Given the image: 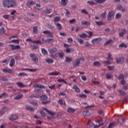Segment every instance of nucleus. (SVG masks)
Here are the masks:
<instances>
[{
    "label": "nucleus",
    "mask_w": 128,
    "mask_h": 128,
    "mask_svg": "<svg viewBox=\"0 0 128 128\" xmlns=\"http://www.w3.org/2000/svg\"><path fill=\"white\" fill-rule=\"evenodd\" d=\"M2 5L4 8H15L16 6V2L14 0H3Z\"/></svg>",
    "instance_id": "nucleus-1"
},
{
    "label": "nucleus",
    "mask_w": 128,
    "mask_h": 128,
    "mask_svg": "<svg viewBox=\"0 0 128 128\" xmlns=\"http://www.w3.org/2000/svg\"><path fill=\"white\" fill-rule=\"evenodd\" d=\"M48 52L50 54V56L53 60H56L58 56V48H50L48 49Z\"/></svg>",
    "instance_id": "nucleus-2"
},
{
    "label": "nucleus",
    "mask_w": 128,
    "mask_h": 128,
    "mask_svg": "<svg viewBox=\"0 0 128 128\" xmlns=\"http://www.w3.org/2000/svg\"><path fill=\"white\" fill-rule=\"evenodd\" d=\"M107 61H104L103 63L105 66H108V64H110L112 62H110V60H112V54L109 53L108 54V57L106 58Z\"/></svg>",
    "instance_id": "nucleus-3"
},
{
    "label": "nucleus",
    "mask_w": 128,
    "mask_h": 128,
    "mask_svg": "<svg viewBox=\"0 0 128 128\" xmlns=\"http://www.w3.org/2000/svg\"><path fill=\"white\" fill-rule=\"evenodd\" d=\"M30 58H32V60L34 62H38V58L36 54H30Z\"/></svg>",
    "instance_id": "nucleus-4"
},
{
    "label": "nucleus",
    "mask_w": 128,
    "mask_h": 128,
    "mask_svg": "<svg viewBox=\"0 0 128 128\" xmlns=\"http://www.w3.org/2000/svg\"><path fill=\"white\" fill-rule=\"evenodd\" d=\"M84 58H80L78 59H77L75 62L73 64V66L74 68H76V66H80V60L84 61Z\"/></svg>",
    "instance_id": "nucleus-5"
},
{
    "label": "nucleus",
    "mask_w": 128,
    "mask_h": 128,
    "mask_svg": "<svg viewBox=\"0 0 128 128\" xmlns=\"http://www.w3.org/2000/svg\"><path fill=\"white\" fill-rule=\"evenodd\" d=\"M92 112H94V110L90 109L86 112H84L82 114L84 116H90Z\"/></svg>",
    "instance_id": "nucleus-6"
},
{
    "label": "nucleus",
    "mask_w": 128,
    "mask_h": 128,
    "mask_svg": "<svg viewBox=\"0 0 128 128\" xmlns=\"http://www.w3.org/2000/svg\"><path fill=\"white\" fill-rule=\"evenodd\" d=\"M8 110V108L7 106H4L0 110V116H2L4 114L6 113V112Z\"/></svg>",
    "instance_id": "nucleus-7"
},
{
    "label": "nucleus",
    "mask_w": 128,
    "mask_h": 128,
    "mask_svg": "<svg viewBox=\"0 0 128 128\" xmlns=\"http://www.w3.org/2000/svg\"><path fill=\"white\" fill-rule=\"evenodd\" d=\"M10 48H12V50H22V48L20 45H14V44H10L9 46Z\"/></svg>",
    "instance_id": "nucleus-8"
},
{
    "label": "nucleus",
    "mask_w": 128,
    "mask_h": 128,
    "mask_svg": "<svg viewBox=\"0 0 128 128\" xmlns=\"http://www.w3.org/2000/svg\"><path fill=\"white\" fill-rule=\"evenodd\" d=\"M116 64H124V58L120 57L116 59Z\"/></svg>",
    "instance_id": "nucleus-9"
},
{
    "label": "nucleus",
    "mask_w": 128,
    "mask_h": 128,
    "mask_svg": "<svg viewBox=\"0 0 128 128\" xmlns=\"http://www.w3.org/2000/svg\"><path fill=\"white\" fill-rule=\"evenodd\" d=\"M102 40L101 38H96L92 40V42L93 44H98Z\"/></svg>",
    "instance_id": "nucleus-10"
},
{
    "label": "nucleus",
    "mask_w": 128,
    "mask_h": 128,
    "mask_svg": "<svg viewBox=\"0 0 128 128\" xmlns=\"http://www.w3.org/2000/svg\"><path fill=\"white\" fill-rule=\"evenodd\" d=\"M10 120H18V116L16 114H12L10 118Z\"/></svg>",
    "instance_id": "nucleus-11"
},
{
    "label": "nucleus",
    "mask_w": 128,
    "mask_h": 128,
    "mask_svg": "<svg viewBox=\"0 0 128 128\" xmlns=\"http://www.w3.org/2000/svg\"><path fill=\"white\" fill-rule=\"evenodd\" d=\"M117 8H118L119 10H120V12H126V8L122 6L120 4L118 5Z\"/></svg>",
    "instance_id": "nucleus-12"
},
{
    "label": "nucleus",
    "mask_w": 128,
    "mask_h": 128,
    "mask_svg": "<svg viewBox=\"0 0 128 128\" xmlns=\"http://www.w3.org/2000/svg\"><path fill=\"white\" fill-rule=\"evenodd\" d=\"M81 24L82 26H90V22L82 20L81 21Z\"/></svg>",
    "instance_id": "nucleus-13"
},
{
    "label": "nucleus",
    "mask_w": 128,
    "mask_h": 128,
    "mask_svg": "<svg viewBox=\"0 0 128 128\" xmlns=\"http://www.w3.org/2000/svg\"><path fill=\"white\" fill-rule=\"evenodd\" d=\"M14 64H16V60H14V58H12L10 62V66L11 68H12L14 66Z\"/></svg>",
    "instance_id": "nucleus-14"
},
{
    "label": "nucleus",
    "mask_w": 128,
    "mask_h": 128,
    "mask_svg": "<svg viewBox=\"0 0 128 128\" xmlns=\"http://www.w3.org/2000/svg\"><path fill=\"white\" fill-rule=\"evenodd\" d=\"M74 112H76V109L70 107L68 108L67 110V112H68L69 114L74 113Z\"/></svg>",
    "instance_id": "nucleus-15"
},
{
    "label": "nucleus",
    "mask_w": 128,
    "mask_h": 128,
    "mask_svg": "<svg viewBox=\"0 0 128 128\" xmlns=\"http://www.w3.org/2000/svg\"><path fill=\"white\" fill-rule=\"evenodd\" d=\"M39 98L41 100H48V96L46 95H42V96H39Z\"/></svg>",
    "instance_id": "nucleus-16"
},
{
    "label": "nucleus",
    "mask_w": 128,
    "mask_h": 128,
    "mask_svg": "<svg viewBox=\"0 0 128 128\" xmlns=\"http://www.w3.org/2000/svg\"><path fill=\"white\" fill-rule=\"evenodd\" d=\"M112 11H110L108 15V20H112Z\"/></svg>",
    "instance_id": "nucleus-17"
},
{
    "label": "nucleus",
    "mask_w": 128,
    "mask_h": 128,
    "mask_svg": "<svg viewBox=\"0 0 128 128\" xmlns=\"http://www.w3.org/2000/svg\"><path fill=\"white\" fill-rule=\"evenodd\" d=\"M126 30L125 28L122 29V32H120L119 33L120 36H124V34H126Z\"/></svg>",
    "instance_id": "nucleus-18"
},
{
    "label": "nucleus",
    "mask_w": 128,
    "mask_h": 128,
    "mask_svg": "<svg viewBox=\"0 0 128 128\" xmlns=\"http://www.w3.org/2000/svg\"><path fill=\"white\" fill-rule=\"evenodd\" d=\"M74 52V49L73 48H67L66 50V52L67 54H70V52Z\"/></svg>",
    "instance_id": "nucleus-19"
},
{
    "label": "nucleus",
    "mask_w": 128,
    "mask_h": 128,
    "mask_svg": "<svg viewBox=\"0 0 128 128\" xmlns=\"http://www.w3.org/2000/svg\"><path fill=\"white\" fill-rule=\"evenodd\" d=\"M26 108L28 110H30V112H34V110L32 108V107L28 106H26Z\"/></svg>",
    "instance_id": "nucleus-20"
},
{
    "label": "nucleus",
    "mask_w": 128,
    "mask_h": 128,
    "mask_svg": "<svg viewBox=\"0 0 128 128\" xmlns=\"http://www.w3.org/2000/svg\"><path fill=\"white\" fill-rule=\"evenodd\" d=\"M16 84L17 86H20V88H24V86H26V85H24V83L22 82H16Z\"/></svg>",
    "instance_id": "nucleus-21"
},
{
    "label": "nucleus",
    "mask_w": 128,
    "mask_h": 128,
    "mask_svg": "<svg viewBox=\"0 0 128 128\" xmlns=\"http://www.w3.org/2000/svg\"><path fill=\"white\" fill-rule=\"evenodd\" d=\"M55 25L58 26V30H62V24L60 23H55Z\"/></svg>",
    "instance_id": "nucleus-22"
},
{
    "label": "nucleus",
    "mask_w": 128,
    "mask_h": 128,
    "mask_svg": "<svg viewBox=\"0 0 128 128\" xmlns=\"http://www.w3.org/2000/svg\"><path fill=\"white\" fill-rule=\"evenodd\" d=\"M72 88L75 90L76 92H80V88L76 85L73 86Z\"/></svg>",
    "instance_id": "nucleus-23"
},
{
    "label": "nucleus",
    "mask_w": 128,
    "mask_h": 128,
    "mask_svg": "<svg viewBox=\"0 0 128 128\" xmlns=\"http://www.w3.org/2000/svg\"><path fill=\"white\" fill-rule=\"evenodd\" d=\"M96 24L99 26H104V24H106V22H95Z\"/></svg>",
    "instance_id": "nucleus-24"
},
{
    "label": "nucleus",
    "mask_w": 128,
    "mask_h": 128,
    "mask_svg": "<svg viewBox=\"0 0 128 128\" xmlns=\"http://www.w3.org/2000/svg\"><path fill=\"white\" fill-rule=\"evenodd\" d=\"M112 42V39H110V40L106 42V43L104 44V46H108V44H110Z\"/></svg>",
    "instance_id": "nucleus-25"
},
{
    "label": "nucleus",
    "mask_w": 128,
    "mask_h": 128,
    "mask_svg": "<svg viewBox=\"0 0 128 128\" xmlns=\"http://www.w3.org/2000/svg\"><path fill=\"white\" fill-rule=\"evenodd\" d=\"M45 61L46 62H47V64H53L54 63V60H52V58H48L45 60Z\"/></svg>",
    "instance_id": "nucleus-26"
},
{
    "label": "nucleus",
    "mask_w": 128,
    "mask_h": 128,
    "mask_svg": "<svg viewBox=\"0 0 128 128\" xmlns=\"http://www.w3.org/2000/svg\"><path fill=\"white\" fill-rule=\"evenodd\" d=\"M78 36L80 38H88V34H80Z\"/></svg>",
    "instance_id": "nucleus-27"
},
{
    "label": "nucleus",
    "mask_w": 128,
    "mask_h": 128,
    "mask_svg": "<svg viewBox=\"0 0 128 128\" xmlns=\"http://www.w3.org/2000/svg\"><path fill=\"white\" fill-rule=\"evenodd\" d=\"M60 4L62 6H66V4H68V0H61Z\"/></svg>",
    "instance_id": "nucleus-28"
},
{
    "label": "nucleus",
    "mask_w": 128,
    "mask_h": 128,
    "mask_svg": "<svg viewBox=\"0 0 128 128\" xmlns=\"http://www.w3.org/2000/svg\"><path fill=\"white\" fill-rule=\"evenodd\" d=\"M34 86V88H44V86L42 84H36Z\"/></svg>",
    "instance_id": "nucleus-29"
},
{
    "label": "nucleus",
    "mask_w": 128,
    "mask_h": 128,
    "mask_svg": "<svg viewBox=\"0 0 128 128\" xmlns=\"http://www.w3.org/2000/svg\"><path fill=\"white\" fill-rule=\"evenodd\" d=\"M60 18L58 16H56L54 18V24H56V22H60Z\"/></svg>",
    "instance_id": "nucleus-30"
},
{
    "label": "nucleus",
    "mask_w": 128,
    "mask_h": 128,
    "mask_svg": "<svg viewBox=\"0 0 128 128\" xmlns=\"http://www.w3.org/2000/svg\"><path fill=\"white\" fill-rule=\"evenodd\" d=\"M42 52L44 56H48V51L44 48L42 49Z\"/></svg>",
    "instance_id": "nucleus-31"
},
{
    "label": "nucleus",
    "mask_w": 128,
    "mask_h": 128,
    "mask_svg": "<svg viewBox=\"0 0 128 128\" xmlns=\"http://www.w3.org/2000/svg\"><path fill=\"white\" fill-rule=\"evenodd\" d=\"M33 32L34 34H38V26H35L33 28Z\"/></svg>",
    "instance_id": "nucleus-32"
},
{
    "label": "nucleus",
    "mask_w": 128,
    "mask_h": 128,
    "mask_svg": "<svg viewBox=\"0 0 128 128\" xmlns=\"http://www.w3.org/2000/svg\"><path fill=\"white\" fill-rule=\"evenodd\" d=\"M60 74V72H52L49 74L50 76H58Z\"/></svg>",
    "instance_id": "nucleus-33"
},
{
    "label": "nucleus",
    "mask_w": 128,
    "mask_h": 128,
    "mask_svg": "<svg viewBox=\"0 0 128 128\" xmlns=\"http://www.w3.org/2000/svg\"><path fill=\"white\" fill-rule=\"evenodd\" d=\"M72 58L66 57V59L65 60L66 62H72Z\"/></svg>",
    "instance_id": "nucleus-34"
},
{
    "label": "nucleus",
    "mask_w": 128,
    "mask_h": 128,
    "mask_svg": "<svg viewBox=\"0 0 128 128\" xmlns=\"http://www.w3.org/2000/svg\"><path fill=\"white\" fill-rule=\"evenodd\" d=\"M78 96L80 98H88V96L86 94H80Z\"/></svg>",
    "instance_id": "nucleus-35"
},
{
    "label": "nucleus",
    "mask_w": 128,
    "mask_h": 128,
    "mask_svg": "<svg viewBox=\"0 0 128 128\" xmlns=\"http://www.w3.org/2000/svg\"><path fill=\"white\" fill-rule=\"evenodd\" d=\"M29 98H40V96L38 95H37V96H36L34 94H32L31 96H29Z\"/></svg>",
    "instance_id": "nucleus-36"
},
{
    "label": "nucleus",
    "mask_w": 128,
    "mask_h": 128,
    "mask_svg": "<svg viewBox=\"0 0 128 128\" xmlns=\"http://www.w3.org/2000/svg\"><path fill=\"white\" fill-rule=\"evenodd\" d=\"M119 48H128V45L122 42L119 45Z\"/></svg>",
    "instance_id": "nucleus-37"
},
{
    "label": "nucleus",
    "mask_w": 128,
    "mask_h": 128,
    "mask_svg": "<svg viewBox=\"0 0 128 128\" xmlns=\"http://www.w3.org/2000/svg\"><path fill=\"white\" fill-rule=\"evenodd\" d=\"M106 78L108 80H110L112 78V75L110 73H108L106 74Z\"/></svg>",
    "instance_id": "nucleus-38"
},
{
    "label": "nucleus",
    "mask_w": 128,
    "mask_h": 128,
    "mask_svg": "<svg viewBox=\"0 0 128 128\" xmlns=\"http://www.w3.org/2000/svg\"><path fill=\"white\" fill-rule=\"evenodd\" d=\"M32 44H42V41L40 40H33L32 41Z\"/></svg>",
    "instance_id": "nucleus-39"
},
{
    "label": "nucleus",
    "mask_w": 128,
    "mask_h": 128,
    "mask_svg": "<svg viewBox=\"0 0 128 128\" xmlns=\"http://www.w3.org/2000/svg\"><path fill=\"white\" fill-rule=\"evenodd\" d=\"M34 92H35L36 94H38V92L40 93V92H42V89H38V88H36L34 90Z\"/></svg>",
    "instance_id": "nucleus-40"
},
{
    "label": "nucleus",
    "mask_w": 128,
    "mask_h": 128,
    "mask_svg": "<svg viewBox=\"0 0 128 128\" xmlns=\"http://www.w3.org/2000/svg\"><path fill=\"white\" fill-rule=\"evenodd\" d=\"M10 42H14V44H20V40H13Z\"/></svg>",
    "instance_id": "nucleus-41"
},
{
    "label": "nucleus",
    "mask_w": 128,
    "mask_h": 128,
    "mask_svg": "<svg viewBox=\"0 0 128 128\" xmlns=\"http://www.w3.org/2000/svg\"><path fill=\"white\" fill-rule=\"evenodd\" d=\"M44 12L46 14H50V12H52V10H50V9H46V10H45L44 11Z\"/></svg>",
    "instance_id": "nucleus-42"
},
{
    "label": "nucleus",
    "mask_w": 128,
    "mask_h": 128,
    "mask_svg": "<svg viewBox=\"0 0 128 128\" xmlns=\"http://www.w3.org/2000/svg\"><path fill=\"white\" fill-rule=\"evenodd\" d=\"M76 40L78 42H79V44H84V40H82L78 38H77Z\"/></svg>",
    "instance_id": "nucleus-43"
},
{
    "label": "nucleus",
    "mask_w": 128,
    "mask_h": 128,
    "mask_svg": "<svg viewBox=\"0 0 128 128\" xmlns=\"http://www.w3.org/2000/svg\"><path fill=\"white\" fill-rule=\"evenodd\" d=\"M18 76H28V74L26 72H22L18 74Z\"/></svg>",
    "instance_id": "nucleus-44"
},
{
    "label": "nucleus",
    "mask_w": 128,
    "mask_h": 128,
    "mask_svg": "<svg viewBox=\"0 0 128 128\" xmlns=\"http://www.w3.org/2000/svg\"><path fill=\"white\" fill-rule=\"evenodd\" d=\"M5 32H6V29H4V28H2L1 29H0V34H4Z\"/></svg>",
    "instance_id": "nucleus-45"
},
{
    "label": "nucleus",
    "mask_w": 128,
    "mask_h": 128,
    "mask_svg": "<svg viewBox=\"0 0 128 128\" xmlns=\"http://www.w3.org/2000/svg\"><path fill=\"white\" fill-rule=\"evenodd\" d=\"M106 12H104L101 14V18H102V20H104V18H106Z\"/></svg>",
    "instance_id": "nucleus-46"
},
{
    "label": "nucleus",
    "mask_w": 128,
    "mask_h": 128,
    "mask_svg": "<svg viewBox=\"0 0 128 128\" xmlns=\"http://www.w3.org/2000/svg\"><path fill=\"white\" fill-rule=\"evenodd\" d=\"M95 2H97V4H103L106 2V0H95Z\"/></svg>",
    "instance_id": "nucleus-47"
},
{
    "label": "nucleus",
    "mask_w": 128,
    "mask_h": 128,
    "mask_svg": "<svg viewBox=\"0 0 128 128\" xmlns=\"http://www.w3.org/2000/svg\"><path fill=\"white\" fill-rule=\"evenodd\" d=\"M94 66H100V62H94Z\"/></svg>",
    "instance_id": "nucleus-48"
},
{
    "label": "nucleus",
    "mask_w": 128,
    "mask_h": 128,
    "mask_svg": "<svg viewBox=\"0 0 128 128\" xmlns=\"http://www.w3.org/2000/svg\"><path fill=\"white\" fill-rule=\"evenodd\" d=\"M120 18H122V14L120 13H117L116 15V18L118 19Z\"/></svg>",
    "instance_id": "nucleus-49"
},
{
    "label": "nucleus",
    "mask_w": 128,
    "mask_h": 128,
    "mask_svg": "<svg viewBox=\"0 0 128 128\" xmlns=\"http://www.w3.org/2000/svg\"><path fill=\"white\" fill-rule=\"evenodd\" d=\"M66 16H68V18H70V11H68V9H66Z\"/></svg>",
    "instance_id": "nucleus-50"
},
{
    "label": "nucleus",
    "mask_w": 128,
    "mask_h": 128,
    "mask_svg": "<svg viewBox=\"0 0 128 128\" xmlns=\"http://www.w3.org/2000/svg\"><path fill=\"white\" fill-rule=\"evenodd\" d=\"M104 123H99V126H97L96 124H94V128H100L101 126H104Z\"/></svg>",
    "instance_id": "nucleus-51"
},
{
    "label": "nucleus",
    "mask_w": 128,
    "mask_h": 128,
    "mask_svg": "<svg viewBox=\"0 0 128 128\" xmlns=\"http://www.w3.org/2000/svg\"><path fill=\"white\" fill-rule=\"evenodd\" d=\"M50 42H54V39L52 38H48L46 40H45V42H48V44H50Z\"/></svg>",
    "instance_id": "nucleus-52"
},
{
    "label": "nucleus",
    "mask_w": 128,
    "mask_h": 128,
    "mask_svg": "<svg viewBox=\"0 0 128 128\" xmlns=\"http://www.w3.org/2000/svg\"><path fill=\"white\" fill-rule=\"evenodd\" d=\"M118 78L119 80H124V76L123 74H120Z\"/></svg>",
    "instance_id": "nucleus-53"
},
{
    "label": "nucleus",
    "mask_w": 128,
    "mask_h": 128,
    "mask_svg": "<svg viewBox=\"0 0 128 128\" xmlns=\"http://www.w3.org/2000/svg\"><path fill=\"white\" fill-rule=\"evenodd\" d=\"M87 4H90V6H92L94 4H96V3L92 1H88L87 2Z\"/></svg>",
    "instance_id": "nucleus-54"
},
{
    "label": "nucleus",
    "mask_w": 128,
    "mask_h": 128,
    "mask_svg": "<svg viewBox=\"0 0 128 128\" xmlns=\"http://www.w3.org/2000/svg\"><path fill=\"white\" fill-rule=\"evenodd\" d=\"M58 82H64V84H68V82H66L64 79H58Z\"/></svg>",
    "instance_id": "nucleus-55"
},
{
    "label": "nucleus",
    "mask_w": 128,
    "mask_h": 128,
    "mask_svg": "<svg viewBox=\"0 0 128 128\" xmlns=\"http://www.w3.org/2000/svg\"><path fill=\"white\" fill-rule=\"evenodd\" d=\"M22 98V95H19L16 98H14V100H20V98Z\"/></svg>",
    "instance_id": "nucleus-56"
},
{
    "label": "nucleus",
    "mask_w": 128,
    "mask_h": 128,
    "mask_svg": "<svg viewBox=\"0 0 128 128\" xmlns=\"http://www.w3.org/2000/svg\"><path fill=\"white\" fill-rule=\"evenodd\" d=\"M118 122L119 124H122L124 122V118H122L120 120H119Z\"/></svg>",
    "instance_id": "nucleus-57"
},
{
    "label": "nucleus",
    "mask_w": 128,
    "mask_h": 128,
    "mask_svg": "<svg viewBox=\"0 0 128 128\" xmlns=\"http://www.w3.org/2000/svg\"><path fill=\"white\" fill-rule=\"evenodd\" d=\"M81 12L82 14H88V12H86V9H82L81 10Z\"/></svg>",
    "instance_id": "nucleus-58"
},
{
    "label": "nucleus",
    "mask_w": 128,
    "mask_h": 128,
    "mask_svg": "<svg viewBox=\"0 0 128 128\" xmlns=\"http://www.w3.org/2000/svg\"><path fill=\"white\" fill-rule=\"evenodd\" d=\"M1 80H2V82H8V78H6L2 77Z\"/></svg>",
    "instance_id": "nucleus-59"
},
{
    "label": "nucleus",
    "mask_w": 128,
    "mask_h": 128,
    "mask_svg": "<svg viewBox=\"0 0 128 128\" xmlns=\"http://www.w3.org/2000/svg\"><path fill=\"white\" fill-rule=\"evenodd\" d=\"M36 2H33L32 1H29L28 2L27 4L28 6H30V4L34 5L35 4Z\"/></svg>",
    "instance_id": "nucleus-60"
},
{
    "label": "nucleus",
    "mask_w": 128,
    "mask_h": 128,
    "mask_svg": "<svg viewBox=\"0 0 128 128\" xmlns=\"http://www.w3.org/2000/svg\"><path fill=\"white\" fill-rule=\"evenodd\" d=\"M30 104H32V106H38V102H30Z\"/></svg>",
    "instance_id": "nucleus-61"
},
{
    "label": "nucleus",
    "mask_w": 128,
    "mask_h": 128,
    "mask_svg": "<svg viewBox=\"0 0 128 128\" xmlns=\"http://www.w3.org/2000/svg\"><path fill=\"white\" fill-rule=\"evenodd\" d=\"M58 54L60 58H64V52H60Z\"/></svg>",
    "instance_id": "nucleus-62"
},
{
    "label": "nucleus",
    "mask_w": 128,
    "mask_h": 128,
    "mask_svg": "<svg viewBox=\"0 0 128 128\" xmlns=\"http://www.w3.org/2000/svg\"><path fill=\"white\" fill-rule=\"evenodd\" d=\"M40 114H42V116H46V112H44V110H40Z\"/></svg>",
    "instance_id": "nucleus-63"
},
{
    "label": "nucleus",
    "mask_w": 128,
    "mask_h": 128,
    "mask_svg": "<svg viewBox=\"0 0 128 128\" xmlns=\"http://www.w3.org/2000/svg\"><path fill=\"white\" fill-rule=\"evenodd\" d=\"M48 28H50V30H54L55 28L54 26H52V24H50L48 26Z\"/></svg>",
    "instance_id": "nucleus-64"
}]
</instances>
